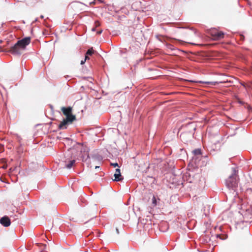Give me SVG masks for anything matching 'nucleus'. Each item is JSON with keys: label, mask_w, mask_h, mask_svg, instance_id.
Segmentation results:
<instances>
[{"label": "nucleus", "mask_w": 252, "mask_h": 252, "mask_svg": "<svg viewBox=\"0 0 252 252\" xmlns=\"http://www.w3.org/2000/svg\"><path fill=\"white\" fill-rule=\"evenodd\" d=\"M31 37L28 36L19 40L10 49V52L14 55H21V50H24L31 42Z\"/></svg>", "instance_id": "f257e3e1"}, {"label": "nucleus", "mask_w": 252, "mask_h": 252, "mask_svg": "<svg viewBox=\"0 0 252 252\" xmlns=\"http://www.w3.org/2000/svg\"><path fill=\"white\" fill-rule=\"evenodd\" d=\"M237 172V171L235 168H232V174L225 181V184L227 187L235 191L236 190V188L238 187V183Z\"/></svg>", "instance_id": "f03ea898"}, {"label": "nucleus", "mask_w": 252, "mask_h": 252, "mask_svg": "<svg viewBox=\"0 0 252 252\" xmlns=\"http://www.w3.org/2000/svg\"><path fill=\"white\" fill-rule=\"evenodd\" d=\"M208 33L212 37L213 39L215 40L221 39L223 38L224 33L221 31H219L215 28L211 29L208 31Z\"/></svg>", "instance_id": "7ed1b4c3"}, {"label": "nucleus", "mask_w": 252, "mask_h": 252, "mask_svg": "<svg viewBox=\"0 0 252 252\" xmlns=\"http://www.w3.org/2000/svg\"><path fill=\"white\" fill-rule=\"evenodd\" d=\"M76 119L75 116H71V118L66 117L58 126L59 129H66L68 125L71 124Z\"/></svg>", "instance_id": "20e7f679"}, {"label": "nucleus", "mask_w": 252, "mask_h": 252, "mask_svg": "<svg viewBox=\"0 0 252 252\" xmlns=\"http://www.w3.org/2000/svg\"><path fill=\"white\" fill-rule=\"evenodd\" d=\"M183 126L186 127L187 129V132L189 133L194 132L196 129V124L193 122H189L185 125H183Z\"/></svg>", "instance_id": "39448f33"}, {"label": "nucleus", "mask_w": 252, "mask_h": 252, "mask_svg": "<svg viewBox=\"0 0 252 252\" xmlns=\"http://www.w3.org/2000/svg\"><path fill=\"white\" fill-rule=\"evenodd\" d=\"M61 110L63 112V115H65L66 117H69L70 118L71 116H75L72 114V108L70 106H68L67 107H63L61 108Z\"/></svg>", "instance_id": "423d86ee"}, {"label": "nucleus", "mask_w": 252, "mask_h": 252, "mask_svg": "<svg viewBox=\"0 0 252 252\" xmlns=\"http://www.w3.org/2000/svg\"><path fill=\"white\" fill-rule=\"evenodd\" d=\"M0 223L4 227H8L11 224V220L8 216H4L0 218Z\"/></svg>", "instance_id": "0eeeda50"}, {"label": "nucleus", "mask_w": 252, "mask_h": 252, "mask_svg": "<svg viewBox=\"0 0 252 252\" xmlns=\"http://www.w3.org/2000/svg\"><path fill=\"white\" fill-rule=\"evenodd\" d=\"M114 179H113V181L116 182H119L122 180V175L119 168H117L115 174H114Z\"/></svg>", "instance_id": "6e6552de"}, {"label": "nucleus", "mask_w": 252, "mask_h": 252, "mask_svg": "<svg viewBox=\"0 0 252 252\" xmlns=\"http://www.w3.org/2000/svg\"><path fill=\"white\" fill-rule=\"evenodd\" d=\"M172 185H173V186H170V188H180V187H183V183L182 181H179L177 183H174V182H173L172 183Z\"/></svg>", "instance_id": "1a4fd4ad"}, {"label": "nucleus", "mask_w": 252, "mask_h": 252, "mask_svg": "<svg viewBox=\"0 0 252 252\" xmlns=\"http://www.w3.org/2000/svg\"><path fill=\"white\" fill-rule=\"evenodd\" d=\"M75 162V160L74 159L71 160L65 164V167L67 169H70L73 166Z\"/></svg>", "instance_id": "9d476101"}, {"label": "nucleus", "mask_w": 252, "mask_h": 252, "mask_svg": "<svg viewBox=\"0 0 252 252\" xmlns=\"http://www.w3.org/2000/svg\"><path fill=\"white\" fill-rule=\"evenodd\" d=\"M192 153L194 156H201L202 155V151L200 149H195L192 151Z\"/></svg>", "instance_id": "9b49d317"}, {"label": "nucleus", "mask_w": 252, "mask_h": 252, "mask_svg": "<svg viewBox=\"0 0 252 252\" xmlns=\"http://www.w3.org/2000/svg\"><path fill=\"white\" fill-rule=\"evenodd\" d=\"M164 44L165 46L171 50H174L175 49V47L171 44L165 42Z\"/></svg>", "instance_id": "f8f14e48"}, {"label": "nucleus", "mask_w": 252, "mask_h": 252, "mask_svg": "<svg viewBox=\"0 0 252 252\" xmlns=\"http://www.w3.org/2000/svg\"><path fill=\"white\" fill-rule=\"evenodd\" d=\"M216 237L220 238L222 240H225L227 238V235L226 234H217Z\"/></svg>", "instance_id": "ddd939ff"}, {"label": "nucleus", "mask_w": 252, "mask_h": 252, "mask_svg": "<svg viewBox=\"0 0 252 252\" xmlns=\"http://www.w3.org/2000/svg\"><path fill=\"white\" fill-rule=\"evenodd\" d=\"M94 52L95 51L93 49V48L91 47L87 51L86 54H87V55H89V56H92L94 54Z\"/></svg>", "instance_id": "4468645a"}, {"label": "nucleus", "mask_w": 252, "mask_h": 252, "mask_svg": "<svg viewBox=\"0 0 252 252\" xmlns=\"http://www.w3.org/2000/svg\"><path fill=\"white\" fill-rule=\"evenodd\" d=\"M197 82L199 83H204V84H211V85H216L218 84V83L217 82H204L202 81H199Z\"/></svg>", "instance_id": "2eb2a0df"}, {"label": "nucleus", "mask_w": 252, "mask_h": 252, "mask_svg": "<svg viewBox=\"0 0 252 252\" xmlns=\"http://www.w3.org/2000/svg\"><path fill=\"white\" fill-rule=\"evenodd\" d=\"M152 200L153 206H156L157 205L158 200L157 197L155 195H153Z\"/></svg>", "instance_id": "dca6fc26"}, {"label": "nucleus", "mask_w": 252, "mask_h": 252, "mask_svg": "<svg viewBox=\"0 0 252 252\" xmlns=\"http://www.w3.org/2000/svg\"><path fill=\"white\" fill-rule=\"evenodd\" d=\"M92 158L94 159L99 160L101 158V157L98 155V154H93L91 155Z\"/></svg>", "instance_id": "f3484780"}, {"label": "nucleus", "mask_w": 252, "mask_h": 252, "mask_svg": "<svg viewBox=\"0 0 252 252\" xmlns=\"http://www.w3.org/2000/svg\"><path fill=\"white\" fill-rule=\"evenodd\" d=\"M160 36H161V35H157L156 36V38H157L158 40H159V41H160V42H162V43H163L164 44V43H165V41L164 40H163L162 39H161V38H160Z\"/></svg>", "instance_id": "a211bd4d"}, {"label": "nucleus", "mask_w": 252, "mask_h": 252, "mask_svg": "<svg viewBox=\"0 0 252 252\" xmlns=\"http://www.w3.org/2000/svg\"><path fill=\"white\" fill-rule=\"evenodd\" d=\"M239 37H240V39L241 40V41H244V39H245V36L244 35L242 34H239Z\"/></svg>", "instance_id": "6ab92c4d"}, {"label": "nucleus", "mask_w": 252, "mask_h": 252, "mask_svg": "<svg viewBox=\"0 0 252 252\" xmlns=\"http://www.w3.org/2000/svg\"><path fill=\"white\" fill-rule=\"evenodd\" d=\"M94 25H95V27L96 28V27H98V26H99L100 25V23H99V21H95L94 22Z\"/></svg>", "instance_id": "aec40b11"}, {"label": "nucleus", "mask_w": 252, "mask_h": 252, "mask_svg": "<svg viewBox=\"0 0 252 252\" xmlns=\"http://www.w3.org/2000/svg\"><path fill=\"white\" fill-rule=\"evenodd\" d=\"M111 164L114 167H118L119 166V165H118V163L117 162H115V163H111Z\"/></svg>", "instance_id": "412c9836"}, {"label": "nucleus", "mask_w": 252, "mask_h": 252, "mask_svg": "<svg viewBox=\"0 0 252 252\" xmlns=\"http://www.w3.org/2000/svg\"><path fill=\"white\" fill-rule=\"evenodd\" d=\"M246 191L247 193L252 194V189H247Z\"/></svg>", "instance_id": "4be33fe9"}, {"label": "nucleus", "mask_w": 252, "mask_h": 252, "mask_svg": "<svg viewBox=\"0 0 252 252\" xmlns=\"http://www.w3.org/2000/svg\"><path fill=\"white\" fill-rule=\"evenodd\" d=\"M84 60L86 61L87 60H90V57H89V55H87V54H85V59Z\"/></svg>", "instance_id": "5701e85b"}, {"label": "nucleus", "mask_w": 252, "mask_h": 252, "mask_svg": "<svg viewBox=\"0 0 252 252\" xmlns=\"http://www.w3.org/2000/svg\"><path fill=\"white\" fill-rule=\"evenodd\" d=\"M247 108L249 112L252 111V107L250 105H248Z\"/></svg>", "instance_id": "b1692460"}, {"label": "nucleus", "mask_w": 252, "mask_h": 252, "mask_svg": "<svg viewBox=\"0 0 252 252\" xmlns=\"http://www.w3.org/2000/svg\"><path fill=\"white\" fill-rule=\"evenodd\" d=\"M4 23H2L1 24V27H0V32H2L3 31V29H2V27L4 25Z\"/></svg>", "instance_id": "393cba45"}, {"label": "nucleus", "mask_w": 252, "mask_h": 252, "mask_svg": "<svg viewBox=\"0 0 252 252\" xmlns=\"http://www.w3.org/2000/svg\"><path fill=\"white\" fill-rule=\"evenodd\" d=\"M95 3H96L95 0H94V1L90 2L89 3V4H90V5H92V4H95Z\"/></svg>", "instance_id": "a878e982"}, {"label": "nucleus", "mask_w": 252, "mask_h": 252, "mask_svg": "<svg viewBox=\"0 0 252 252\" xmlns=\"http://www.w3.org/2000/svg\"><path fill=\"white\" fill-rule=\"evenodd\" d=\"M169 39L170 40V41L172 42H173V41H176L177 39L174 38H169Z\"/></svg>", "instance_id": "bb28decb"}, {"label": "nucleus", "mask_w": 252, "mask_h": 252, "mask_svg": "<svg viewBox=\"0 0 252 252\" xmlns=\"http://www.w3.org/2000/svg\"><path fill=\"white\" fill-rule=\"evenodd\" d=\"M85 62H86V61H85V60H82V61H81L80 64H81V65H83V64H84L85 63Z\"/></svg>", "instance_id": "cd10ccee"}, {"label": "nucleus", "mask_w": 252, "mask_h": 252, "mask_svg": "<svg viewBox=\"0 0 252 252\" xmlns=\"http://www.w3.org/2000/svg\"><path fill=\"white\" fill-rule=\"evenodd\" d=\"M41 246L43 247V248L42 249V251L44 250L45 248L46 247V245L42 244Z\"/></svg>", "instance_id": "c85d7f7f"}, {"label": "nucleus", "mask_w": 252, "mask_h": 252, "mask_svg": "<svg viewBox=\"0 0 252 252\" xmlns=\"http://www.w3.org/2000/svg\"><path fill=\"white\" fill-rule=\"evenodd\" d=\"M64 139L66 140V141H71V139L69 138H68V137H66V138H65Z\"/></svg>", "instance_id": "c756f323"}, {"label": "nucleus", "mask_w": 252, "mask_h": 252, "mask_svg": "<svg viewBox=\"0 0 252 252\" xmlns=\"http://www.w3.org/2000/svg\"><path fill=\"white\" fill-rule=\"evenodd\" d=\"M102 32V30L97 31V33L98 34H101V33Z\"/></svg>", "instance_id": "7c9ffc66"}, {"label": "nucleus", "mask_w": 252, "mask_h": 252, "mask_svg": "<svg viewBox=\"0 0 252 252\" xmlns=\"http://www.w3.org/2000/svg\"><path fill=\"white\" fill-rule=\"evenodd\" d=\"M49 106H50L51 110L53 111V106L52 105H51V104L49 105Z\"/></svg>", "instance_id": "2f4dec72"}, {"label": "nucleus", "mask_w": 252, "mask_h": 252, "mask_svg": "<svg viewBox=\"0 0 252 252\" xmlns=\"http://www.w3.org/2000/svg\"><path fill=\"white\" fill-rule=\"evenodd\" d=\"M116 232H117V233L118 234H119V229H118L117 228H116Z\"/></svg>", "instance_id": "473e14b6"}, {"label": "nucleus", "mask_w": 252, "mask_h": 252, "mask_svg": "<svg viewBox=\"0 0 252 252\" xmlns=\"http://www.w3.org/2000/svg\"><path fill=\"white\" fill-rule=\"evenodd\" d=\"M95 29H96V27H93L92 29V31H95Z\"/></svg>", "instance_id": "72a5a7b5"}, {"label": "nucleus", "mask_w": 252, "mask_h": 252, "mask_svg": "<svg viewBox=\"0 0 252 252\" xmlns=\"http://www.w3.org/2000/svg\"><path fill=\"white\" fill-rule=\"evenodd\" d=\"M98 1L100 2V3H104V1L103 0H98Z\"/></svg>", "instance_id": "f704fd0d"}, {"label": "nucleus", "mask_w": 252, "mask_h": 252, "mask_svg": "<svg viewBox=\"0 0 252 252\" xmlns=\"http://www.w3.org/2000/svg\"><path fill=\"white\" fill-rule=\"evenodd\" d=\"M64 77H65V79H67L68 78H69V77H70V76H68V75H66V76H64Z\"/></svg>", "instance_id": "c9c22d12"}, {"label": "nucleus", "mask_w": 252, "mask_h": 252, "mask_svg": "<svg viewBox=\"0 0 252 252\" xmlns=\"http://www.w3.org/2000/svg\"><path fill=\"white\" fill-rule=\"evenodd\" d=\"M201 156L202 157H204L205 158H208L207 156H202V155H201Z\"/></svg>", "instance_id": "e433bc0d"}, {"label": "nucleus", "mask_w": 252, "mask_h": 252, "mask_svg": "<svg viewBox=\"0 0 252 252\" xmlns=\"http://www.w3.org/2000/svg\"><path fill=\"white\" fill-rule=\"evenodd\" d=\"M40 17L41 18H44V16H43V15H40Z\"/></svg>", "instance_id": "4c0bfd02"}, {"label": "nucleus", "mask_w": 252, "mask_h": 252, "mask_svg": "<svg viewBox=\"0 0 252 252\" xmlns=\"http://www.w3.org/2000/svg\"><path fill=\"white\" fill-rule=\"evenodd\" d=\"M57 139L60 140L61 139V137L57 136Z\"/></svg>", "instance_id": "58836bf2"}, {"label": "nucleus", "mask_w": 252, "mask_h": 252, "mask_svg": "<svg viewBox=\"0 0 252 252\" xmlns=\"http://www.w3.org/2000/svg\"><path fill=\"white\" fill-rule=\"evenodd\" d=\"M37 20H38V18H36V19H35L34 21H35V22H36V21H37Z\"/></svg>", "instance_id": "ea45409f"}, {"label": "nucleus", "mask_w": 252, "mask_h": 252, "mask_svg": "<svg viewBox=\"0 0 252 252\" xmlns=\"http://www.w3.org/2000/svg\"><path fill=\"white\" fill-rule=\"evenodd\" d=\"M99 168V166H95V168Z\"/></svg>", "instance_id": "a19ab883"}]
</instances>
